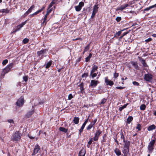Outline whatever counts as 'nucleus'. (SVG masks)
I'll return each mask as SVG.
<instances>
[{
  "label": "nucleus",
  "instance_id": "obj_1",
  "mask_svg": "<svg viewBox=\"0 0 156 156\" xmlns=\"http://www.w3.org/2000/svg\"><path fill=\"white\" fill-rule=\"evenodd\" d=\"M13 65L14 64L13 63H11L7 65L3 69L1 76L3 77H4L5 74L8 73L10 70L13 67Z\"/></svg>",
  "mask_w": 156,
  "mask_h": 156
},
{
  "label": "nucleus",
  "instance_id": "obj_2",
  "mask_svg": "<svg viewBox=\"0 0 156 156\" xmlns=\"http://www.w3.org/2000/svg\"><path fill=\"white\" fill-rule=\"evenodd\" d=\"M155 140H151L149 143L148 146V151L147 152L149 153H151L154 149V146L155 144Z\"/></svg>",
  "mask_w": 156,
  "mask_h": 156
},
{
  "label": "nucleus",
  "instance_id": "obj_3",
  "mask_svg": "<svg viewBox=\"0 0 156 156\" xmlns=\"http://www.w3.org/2000/svg\"><path fill=\"white\" fill-rule=\"evenodd\" d=\"M21 136L20 134L18 131H16L14 134L11 137V140L13 141H17L20 139Z\"/></svg>",
  "mask_w": 156,
  "mask_h": 156
},
{
  "label": "nucleus",
  "instance_id": "obj_4",
  "mask_svg": "<svg viewBox=\"0 0 156 156\" xmlns=\"http://www.w3.org/2000/svg\"><path fill=\"white\" fill-rule=\"evenodd\" d=\"M153 76L150 73L145 74L144 75V80L147 82H150L153 79Z\"/></svg>",
  "mask_w": 156,
  "mask_h": 156
},
{
  "label": "nucleus",
  "instance_id": "obj_5",
  "mask_svg": "<svg viewBox=\"0 0 156 156\" xmlns=\"http://www.w3.org/2000/svg\"><path fill=\"white\" fill-rule=\"evenodd\" d=\"M100 83L99 82L98 80H92L91 81L89 87L90 88H94L96 87L98 83Z\"/></svg>",
  "mask_w": 156,
  "mask_h": 156
},
{
  "label": "nucleus",
  "instance_id": "obj_6",
  "mask_svg": "<svg viewBox=\"0 0 156 156\" xmlns=\"http://www.w3.org/2000/svg\"><path fill=\"white\" fill-rule=\"evenodd\" d=\"M98 5H96L94 6L93 11L92 15L91 16V18L93 19L94 17L96 14L98 12Z\"/></svg>",
  "mask_w": 156,
  "mask_h": 156
},
{
  "label": "nucleus",
  "instance_id": "obj_7",
  "mask_svg": "<svg viewBox=\"0 0 156 156\" xmlns=\"http://www.w3.org/2000/svg\"><path fill=\"white\" fill-rule=\"evenodd\" d=\"M47 51L48 50L46 49H44L37 51V54L38 56L40 57L41 55H42L41 57L39 58V59H42L43 57V55L45 54Z\"/></svg>",
  "mask_w": 156,
  "mask_h": 156
},
{
  "label": "nucleus",
  "instance_id": "obj_8",
  "mask_svg": "<svg viewBox=\"0 0 156 156\" xmlns=\"http://www.w3.org/2000/svg\"><path fill=\"white\" fill-rule=\"evenodd\" d=\"M26 22H23L21 23L20 24L18 25L16 27V28L14 29L12 31V32L11 33H15L17 31L19 30L20 28L22 27L23 26L26 24Z\"/></svg>",
  "mask_w": 156,
  "mask_h": 156
},
{
  "label": "nucleus",
  "instance_id": "obj_9",
  "mask_svg": "<svg viewBox=\"0 0 156 156\" xmlns=\"http://www.w3.org/2000/svg\"><path fill=\"white\" fill-rule=\"evenodd\" d=\"M84 5V3L83 2H79V5L75 6L76 10L77 12H79L80 11L82 7Z\"/></svg>",
  "mask_w": 156,
  "mask_h": 156
},
{
  "label": "nucleus",
  "instance_id": "obj_10",
  "mask_svg": "<svg viewBox=\"0 0 156 156\" xmlns=\"http://www.w3.org/2000/svg\"><path fill=\"white\" fill-rule=\"evenodd\" d=\"M140 60V62H141L143 67L144 68V70H145L146 71L147 70V68H148L149 66L146 63L145 60H144L143 58H141Z\"/></svg>",
  "mask_w": 156,
  "mask_h": 156
},
{
  "label": "nucleus",
  "instance_id": "obj_11",
  "mask_svg": "<svg viewBox=\"0 0 156 156\" xmlns=\"http://www.w3.org/2000/svg\"><path fill=\"white\" fill-rule=\"evenodd\" d=\"M23 103V98L22 97H21L16 102V105L17 106L21 107L22 106Z\"/></svg>",
  "mask_w": 156,
  "mask_h": 156
},
{
  "label": "nucleus",
  "instance_id": "obj_12",
  "mask_svg": "<svg viewBox=\"0 0 156 156\" xmlns=\"http://www.w3.org/2000/svg\"><path fill=\"white\" fill-rule=\"evenodd\" d=\"M105 82L106 83L107 85H109L111 86L113 85L114 83L112 81L108 79V76L105 77Z\"/></svg>",
  "mask_w": 156,
  "mask_h": 156
},
{
  "label": "nucleus",
  "instance_id": "obj_13",
  "mask_svg": "<svg viewBox=\"0 0 156 156\" xmlns=\"http://www.w3.org/2000/svg\"><path fill=\"white\" fill-rule=\"evenodd\" d=\"M129 6V5L127 4H123L121 5L120 7H118L116 10V11L120 10L122 11Z\"/></svg>",
  "mask_w": 156,
  "mask_h": 156
},
{
  "label": "nucleus",
  "instance_id": "obj_14",
  "mask_svg": "<svg viewBox=\"0 0 156 156\" xmlns=\"http://www.w3.org/2000/svg\"><path fill=\"white\" fill-rule=\"evenodd\" d=\"M55 8V6H53L50 4L48 6V7L47 10V15H49V14Z\"/></svg>",
  "mask_w": 156,
  "mask_h": 156
},
{
  "label": "nucleus",
  "instance_id": "obj_15",
  "mask_svg": "<svg viewBox=\"0 0 156 156\" xmlns=\"http://www.w3.org/2000/svg\"><path fill=\"white\" fill-rule=\"evenodd\" d=\"M34 7L35 6L34 5H32L31 6H30L28 10L24 14V17L26 16L29 13H30Z\"/></svg>",
  "mask_w": 156,
  "mask_h": 156
},
{
  "label": "nucleus",
  "instance_id": "obj_16",
  "mask_svg": "<svg viewBox=\"0 0 156 156\" xmlns=\"http://www.w3.org/2000/svg\"><path fill=\"white\" fill-rule=\"evenodd\" d=\"M40 149V147L37 144L35 146V148L34 149L33 152L32 154V155H34L38 152L39 150Z\"/></svg>",
  "mask_w": 156,
  "mask_h": 156
},
{
  "label": "nucleus",
  "instance_id": "obj_17",
  "mask_svg": "<svg viewBox=\"0 0 156 156\" xmlns=\"http://www.w3.org/2000/svg\"><path fill=\"white\" fill-rule=\"evenodd\" d=\"M34 109H32L31 110L29 111L25 115V117L27 118H30L31 116L34 113Z\"/></svg>",
  "mask_w": 156,
  "mask_h": 156
},
{
  "label": "nucleus",
  "instance_id": "obj_18",
  "mask_svg": "<svg viewBox=\"0 0 156 156\" xmlns=\"http://www.w3.org/2000/svg\"><path fill=\"white\" fill-rule=\"evenodd\" d=\"M98 66L96 65L93 64L92 69L90 70V73L92 74V73H94L95 72L98 70Z\"/></svg>",
  "mask_w": 156,
  "mask_h": 156
},
{
  "label": "nucleus",
  "instance_id": "obj_19",
  "mask_svg": "<svg viewBox=\"0 0 156 156\" xmlns=\"http://www.w3.org/2000/svg\"><path fill=\"white\" fill-rule=\"evenodd\" d=\"M114 151L117 156H119L121 155V152L119 149L116 148L114 149Z\"/></svg>",
  "mask_w": 156,
  "mask_h": 156
},
{
  "label": "nucleus",
  "instance_id": "obj_20",
  "mask_svg": "<svg viewBox=\"0 0 156 156\" xmlns=\"http://www.w3.org/2000/svg\"><path fill=\"white\" fill-rule=\"evenodd\" d=\"M131 64L134 66L135 69L136 70H139V67L136 62H131Z\"/></svg>",
  "mask_w": 156,
  "mask_h": 156
},
{
  "label": "nucleus",
  "instance_id": "obj_21",
  "mask_svg": "<svg viewBox=\"0 0 156 156\" xmlns=\"http://www.w3.org/2000/svg\"><path fill=\"white\" fill-rule=\"evenodd\" d=\"M129 151V148L123 147L122 152L124 154V156H126L127 154Z\"/></svg>",
  "mask_w": 156,
  "mask_h": 156
},
{
  "label": "nucleus",
  "instance_id": "obj_22",
  "mask_svg": "<svg viewBox=\"0 0 156 156\" xmlns=\"http://www.w3.org/2000/svg\"><path fill=\"white\" fill-rule=\"evenodd\" d=\"M154 7L156 8V4L154 5L151 6L149 7H147V8H145V9H144V12L146 11H148L150 10L151 9H152Z\"/></svg>",
  "mask_w": 156,
  "mask_h": 156
},
{
  "label": "nucleus",
  "instance_id": "obj_23",
  "mask_svg": "<svg viewBox=\"0 0 156 156\" xmlns=\"http://www.w3.org/2000/svg\"><path fill=\"white\" fill-rule=\"evenodd\" d=\"M48 15H47V13L45 15V16H44V17L43 19V20L42 23H41L42 24H43L44 25H45L46 24L47 22L48 21V20H47V16Z\"/></svg>",
  "mask_w": 156,
  "mask_h": 156
},
{
  "label": "nucleus",
  "instance_id": "obj_24",
  "mask_svg": "<svg viewBox=\"0 0 156 156\" xmlns=\"http://www.w3.org/2000/svg\"><path fill=\"white\" fill-rule=\"evenodd\" d=\"M123 142L124 143V147L129 148L130 145V142L129 141L125 140L124 141H123Z\"/></svg>",
  "mask_w": 156,
  "mask_h": 156
},
{
  "label": "nucleus",
  "instance_id": "obj_25",
  "mask_svg": "<svg viewBox=\"0 0 156 156\" xmlns=\"http://www.w3.org/2000/svg\"><path fill=\"white\" fill-rule=\"evenodd\" d=\"M156 126L154 125L153 124L149 126L147 128V130L149 131L154 129L156 128Z\"/></svg>",
  "mask_w": 156,
  "mask_h": 156
},
{
  "label": "nucleus",
  "instance_id": "obj_26",
  "mask_svg": "<svg viewBox=\"0 0 156 156\" xmlns=\"http://www.w3.org/2000/svg\"><path fill=\"white\" fill-rule=\"evenodd\" d=\"M86 153L84 149L81 150L79 152V156H84Z\"/></svg>",
  "mask_w": 156,
  "mask_h": 156
},
{
  "label": "nucleus",
  "instance_id": "obj_27",
  "mask_svg": "<svg viewBox=\"0 0 156 156\" xmlns=\"http://www.w3.org/2000/svg\"><path fill=\"white\" fill-rule=\"evenodd\" d=\"M120 140H122L123 142L126 140L125 137L122 131H121L120 132Z\"/></svg>",
  "mask_w": 156,
  "mask_h": 156
},
{
  "label": "nucleus",
  "instance_id": "obj_28",
  "mask_svg": "<svg viewBox=\"0 0 156 156\" xmlns=\"http://www.w3.org/2000/svg\"><path fill=\"white\" fill-rule=\"evenodd\" d=\"M92 56V54L91 53H90L89 55V56L85 58V61L86 62H89Z\"/></svg>",
  "mask_w": 156,
  "mask_h": 156
},
{
  "label": "nucleus",
  "instance_id": "obj_29",
  "mask_svg": "<svg viewBox=\"0 0 156 156\" xmlns=\"http://www.w3.org/2000/svg\"><path fill=\"white\" fill-rule=\"evenodd\" d=\"M79 118L78 117H75L74 118L73 121L75 124H77L79 123Z\"/></svg>",
  "mask_w": 156,
  "mask_h": 156
},
{
  "label": "nucleus",
  "instance_id": "obj_30",
  "mask_svg": "<svg viewBox=\"0 0 156 156\" xmlns=\"http://www.w3.org/2000/svg\"><path fill=\"white\" fill-rule=\"evenodd\" d=\"M125 30V29H124L122 30H121L117 32H116V33L115 34V35L114 36L115 37H118L120 35V34H121L122 33V31L124 30Z\"/></svg>",
  "mask_w": 156,
  "mask_h": 156
},
{
  "label": "nucleus",
  "instance_id": "obj_31",
  "mask_svg": "<svg viewBox=\"0 0 156 156\" xmlns=\"http://www.w3.org/2000/svg\"><path fill=\"white\" fill-rule=\"evenodd\" d=\"M133 118L132 117L130 116H129L127 119V122L128 124H129L131 121L133 120Z\"/></svg>",
  "mask_w": 156,
  "mask_h": 156
},
{
  "label": "nucleus",
  "instance_id": "obj_32",
  "mask_svg": "<svg viewBox=\"0 0 156 156\" xmlns=\"http://www.w3.org/2000/svg\"><path fill=\"white\" fill-rule=\"evenodd\" d=\"M83 85V83L82 82L79 86L80 87V90L81 93L84 90Z\"/></svg>",
  "mask_w": 156,
  "mask_h": 156
},
{
  "label": "nucleus",
  "instance_id": "obj_33",
  "mask_svg": "<svg viewBox=\"0 0 156 156\" xmlns=\"http://www.w3.org/2000/svg\"><path fill=\"white\" fill-rule=\"evenodd\" d=\"M52 64V61H50L46 64L45 66V68L46 69H48L49 68L51 65Z\"/></svg>",
  "mask_w": 156,
  "mask_h": 156
},
{
  "label": "nucleus",
  "instance_id": "obj_34",
  "mask_svg": "<svg viewBox=\"0 0 156 156\" xmlns=\"http://www.w3.org/2000/svg\"><path fill=\"white\" fill-rule=\"evenodd\" d=\"M98 73H92V74L90 73V76H91L92 78H94L95 77H96L97 76V74Z\"/></svg>",
  "mask_w": 156,
  "mask_h": 156
},
{
  "label": "nucleus",
  "instance_id": "obj_35",
  "mask_svg": "<svg viewBox=\"0 0 156 156\" xmlns=\"http://www.w3.org/2000/svg\"><path fill=\"white\" fill-rule=\"evenodd\" d=\"M101 133H102V131H100V130H98L95 133V135L96 136H97L99 137V135L101 134Z\"/></svg>",
  "mask_w": 156,
  "mask_h": 156
},
{
  "label": "nucleus",
  "instance_id": "obj_36",
  "mask_svg": "<svg viewBox=\"0 0 156 156\" xmlns=\"http://www.w3.org/2000/svg\"><path fill=\"white\" fill-rule=\"evenodd\" d=\"M59 130L61 131L64 132L65 133H66L67 131V130L66 129V128L62 127H60L59 128Z\"/></svg>",
  "mask_w": 156,
  "mask_h": 156
},
{
  "label": "nucleus",
  "instance_id": "obj_37",
  "mask_svg": "<svg viewBox=\"0 0 156 156\" xmlns=\"http://www.w3.org/2000/svg\"><path fill=\"white\" fill-rule=\"evenodd\" d=\"M58 0H53L52 1L51 3L50 4L51 5L53 6H55L54 5L55 4H57L58 3Z\"/></svg>",
  "mask_w": 156,
  "mask_h": 156
},
{
  "label": "nucleus",
  "instance_id": "obj_38",
  "mask_svg": "<svg viewBox=\"0 0 156 156\" xmlns=\"http://www.w3.org/2000/svg\"><path fill=\"white\" fill-rule=\"evenodd\" d=\"M9 11L7 9H3L0 10V12L2 13H8Z\"/></svg>",
  "mask_w": 156,
  "mask_h": 156
},
{
  "label": "nucleus",
  "instance_id": "obj_39",
  "mask_svg": "<svg viewBox=\"0 0 156 156\" xmlns=\"http://www.w3.org/2000/svg\"><path fill=\"white\" fill-rule=\"evenodd\" d=\"M107 101V99L104 98L102 99L100 103V105L103 104H105Z\"/></svg>",
  "mask_w": 156,
  "mask_h": 156
},
{
  "label": "nucleus",
  "instance_id": "obj_40",
  "mask_svg": "<svg viewBox=\"0 0 156 156\" xmlns=\"http://www.w3.org/2000/svg\"><path fill=\"white\" fill-rule=\"evenodd\" d=\"M90 45L89 44H88L86 46L84 49L85 51H87L90 48Z\"/></svg>",
  "mask_w": 156,
  "mask_h": 156
},
{
  "label": "nucleus",
  "instance_id": "obj_41",
  "mask_svg": "<svg viewBox=\"0 0 156 156\" xmlns=\"http://www.w3.org/2000/svg\"><path fill=\"white\" fill-rule=\"evenodd\" d=\"M122 20V18L120 16H117L115 19L116 21L117 22H120Z\"/></svg>",
  "mask_w": 156,
  "mask_h": 156
},
{
  "label": "nucleus",
  "instance_id": "obj_42",
  "mask_svg": "<svg viewBox=\"0 0 156 156\" xmlns=\"http://www.w3.org/2000/svg\"><path fill=\"white\" fill-rule=\"evenodd\" d=\"M74 96L75 95L73 96L71 94H69L68 97V99L69 100H71V99L73 98Z\"/></svg>",
  "mask_w": 156,
  "mask_h": 156
},
{
  "label": "nucleus",
  "instance_id": "obj_43",
  "mask_svg": "<svg viewBox=\"0 0 156 156\" xmlns=\"http://www.w3.org/2000/svg\"><path fill=\"white\" fill-rule=\"evenodd\" d=\"M133 84L136 86H138L140 85L139 83L136 81H133L132 82Z\"/></svg>",
  "mask_w": 156,
  "mask_h": 156
},
{
  "label": "nucleus",
  "instance_id": "obj_44",
  "mask_svg": "<svg viewBox=\"0 0 156 156\" xmlns=\"http://www.w3.org/2000/svg\"><path fill=\"white\" fill-rule=\"evenodd\" d=\"M141 125L140 124H138L137 125L136 127V129H137L138 130L140 131L141 130Z\"/></svg>",
  "mask_w": 156,
  "mask_h": 156
},
{
  "label": "nucleus",
  "instance_id": "obj_45",
  "mask_svg": "<svg viewBox=\"0 0 156 156\" xmlns=\"http://www.w3.org/2000/svg\"><path fill=\"white\" fill-rule=\"evenodd\" d=\"M88 76V73H84L81 76L82 78H84V77H86Z\"/></svg>",
  "mask_w": 156,
  "mask_h": 156
},
{
  "label": "nucleus",
  "instance_id": "obj_46",
  "mask_svg": "<svg viewBox=\"0 0 156 156\" xmlns=\"http://www.w3.org/2000/svg\"><path fill=\"white\" fill-rule=\"evenodd\" d=\"M8 62V60L7 59H5L2 62V64L3 65H5Z\"/></svg>",
  "mask_w": 156,
  "mask_h": 156
},
{
  "label": "nucleus",
  "instance_id": "obj_47",
  "mask_svg": "<svg viewBox=\"0 0 156 156\" xmlns=\"http://www.w3.org/2000/svg\"><path fill=\"white\" fill-rule=\"evenodd\" d=\"M129 32V31H126L123 33L122 35L120 37V38H122L124 36L126 35Z\"/></svg>",
  "mask_w": 156,
  "mask_h": 156
},
{
  "label": "nucleus",
  "instance_id": "obj_48",
  "mask_svg": "<svg viewBox=\"0 0 156 156\" xmlns=\"http://www.w3.org/2000/svg\"><path fill=\"white\" fill-rule=\"evenodd\" d=\"M39 13H40L39 11L38 10L36 12L30 15V16L31 17H33L34 15H37V14Z\"/></svg>",
  "mask_w": 156,
  "mask_h": 156
},
{
  "label": "nucleus",
  "instance_id": "obj_49",
  "mask_svg": "<svg viewBox=\"0 0 156 156\" xmlns=\"http://www.w3.org/2000/svg\"><path fill=\"white\" fill-rule=\"evenodd\" d=\"M93 126V125L91 123L87 127V129L89 130Z\"/></svg>",
  "mask_w": 156,
  "mask_h": 156
},
{
  "label": "nucleus",
  "instance_id": "obj_50",
  "mask_svg": "<svg viewBox=\"0 0 156 156\" xmlns=\"http://www.w3.org/2000/svg\"><path fill=\"white\" fill-rule=\"evenodd\" d=\"M29 41V39L27 38H25L24 39H23V42L24 44H26L27 42H28Z\"/></svg>",
  "mask_w": 156,
  "mask_h": 156
},
{
  "label": "nucleus",
  "instance_id": "obj_51",
  "mask_svg": "<svg viewBox=\"0 0 156 156\" xmlns=\"http://www.w3.org/2000/svg\"><path fill=\"white\" fill-rule=\"evenodd\" d=\"M119 73H117L116 72H115V73L114 74V77L115 78H116L119 76Z\"/></svg>",
  "mask_w": 156,
  "mask_h": 156
},
{
  "label": "nucleus",
  "instance_id": "obj_52",
  "mask_svg": "<svg viewBox=\"0 0 156 156\" xmlns=\"http://www.w3.org/2000/svg\"><path fill=\"white\" fill-rule=\"evenodd\" d=\"M115 88L117 89L122 90L123 89L125 88V87H116Z\"/></svg>",
  "mask_w": 156,
  "mask_h": 156
},
{
  "label": "nucleus",
  "instance_id": "obj_53",
  "mask_svg": "<svg viewBox=\"0 0 156 156\" xmlns=\"http://www.w3.org/2000/svg\"><path fill=\"white\" fill-rule=\"evenodd\" d=\"M152 40V39L150 37V38H148L147 39L145 40V41L146 42H148L151 41Z\"/></svg>",
  "mask_w": 156,
  "mask_h": 156
},
{
  "label": "nucleus",
  "instance_id": "obj_54",
  "mask_svg": "<svg viewBox=\"0 0 156 156\" xmlns=\"http://www.w3.org/2000/svg\"><path fill=\"white\" fill-rule=\"evenodd\" d=\"M92 139H90L88 142V144L89 145L88 146V145H87V146L88 147H89L90 145L92 143Z\"/></svg>",
  "mask_w": 156,
  "mask_h": 156
},
{
  "label": "nucleus",
  "instance_id": "obj_55",
  "mask_svg": "<svg viewBox=\"0 0 156 156\" xmlns=\"http://www.w3.org/2000/svg\"><path fill=\"white\" fill-rule=\"evenodd\" d=\"M23 79L25 82H27L28 80V78L27 76H23Z\"/></svg>",
  "mask_w": 156,
  "mask_h": 156
},
{
  "label": "nucleus",
  "instance_id": "obj_56",
  "mask_svg": "<svg viewBox=\"0 0 156 156\" xmlns=\"http://www.w3.org/2000/svg\"><path fill=\"white\" fill-rule=\"evenodd\" d=\"M97 121V119H96L94 120L91 123L94 126L95 124Z\"/></svg>",
  "mask_w": 156,
  "mask_h": 156
},
{
  "label": "nucleus",
  "instance_id": "obj_57",
  "mask_svg": "<svg viewBox=\"0 0 156 156\" xmlns=\"http://www.w3.org/2000/svg\"><path fill=\"white\" fill-rule=\"evenodd\" d=\"M98 137L95 135L94 137V140L95 141H97L98 140Z\"/></svg>",
  "mask_w": 156,
  "mask_h": 156
},
{
  "label": "nucleus",
  "instance_id": "obj_58",
  "mask_svg": "<svg viewBox=\"0 0 156 156\" xmlns=\"http://www.w3.org/2000/svg\"><path fill=\"white\" fill-rule=\"evenodd\" d=\"M81 57H80V58H78L77 59H76V62H79L80 61L81 59Z\"/></svg>",
  "mask_w": 156,
  "mask_h": 156
},
{
  "label": "nucleus",
  "instance_id": "obj_59",
  "mask_svg": "<svg viewBox=\"0 0 156 156\" xmlns=\"http://www.w3.org/2000/svg\"><path fill=\"white\" fill-rule=\"evenodd\" d=\"M8 122L9 123H13V119H10L8 120Z\"/></svg>",
  "mask_w": 156,
  "mask_h": 156
},
{
  "label": "nucleus",
  "instance_id": "obj_60",
  "mask_svg": "<svg viewBox=\"0 0 156 156\" xmlns=\"http://www.w3.org/2000/svg\"><path fill=\"white\" fill-rule=\"evenodd\" d=\"M88 118L83 123V125L85 126L86 123L88 121Z\"/></svg>",
  "mask_w": 156,
  "mask_h": 156
},
{
  "label": "nucleus",
  "instance_id": "obj_61",
  "mask_svg": "<svg viewBox=\"0 0 156 156\" xmlns=\"http://www.w3.org/2000/svg\"><path fill=\"white\" fill-rule=\"evenodd\" d=\"M82 40V39L81 38H76L75 39H73V41H77V40Z\"/></svg>",
  "mask_w": 156,
  "mask_h": 156
},
{
  "label": "nucleus",
  "instance_id": "obj_62",
  "mask_svg": "<svg viewBox=\"0 0 156 156\" xmlns=\"http://www.w3.org/2000/svg\"><path fill=\"white\" fill-rule=\"evenodd\" d=\"M45 8V7L44 6H43L41 8V9H40L38 11H39V12H41Z\"/></svg>",
  "mask_w": 156,
  "mask_h": 156
},
{
  "label": "nucleus",
  "instance_id": "obj_63",
  "mask_svg": "<svg viewBox=\"0 0 156 156\" xmlns=\"http://www.w3.org/2000/svg\"><path fill=\"white\" fill-rule=\"evenodd\" d=\"M137 25L136 23H135L132 25V27L135 26L136 25Z\"/></svg>",
  "mask_w": 156,
  "mask_h": 156
},
{
  "label": "nucleus",
  "instance_id": "obj_64",
  "mask_svg": "<svg viewBox=\"0 0 156 156\" xmlns=\"http://www.w3.org/2000/svg\"><path fill=\"white\" fill-rule=\"evenodd\" d=\"M152 36L156 38V34H153Z\"/></svg>",
  "mask_w": 156,
  "mask_h": 156
}]
</instances>
